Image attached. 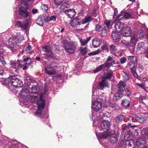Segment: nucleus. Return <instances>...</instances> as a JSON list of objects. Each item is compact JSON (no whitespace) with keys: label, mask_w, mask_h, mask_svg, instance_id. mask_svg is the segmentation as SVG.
I'll use <instances>...</instances> for the list:
<instances>
[{"label":"nucleus","mask_w":148,"mask_h":148,"mask_svg":"<svg viewBox=\"0 0 148 148\" xmlns=\"http://www.w3.org/2000/svg\"><path fill=\"white\" fill-rule=\"evenodd\" d=\"M16 25L23 29H26L27 27L28 23H27L18 21L16 22Z\"/></svg>","instance_id":"obj_26"},{"label":"nucleus","mask_w":148,"mask_h":148,"mask_svg":"<svg viewBox=\"0 0 148 148\" xmlns=\"http://www.w3.org/2000/svg\"><path fill=\"white\" fill-rule=\"evenodd\" d=\"M145 138L143 136L139 137L136 140V146L140 147L141 145H144L145 143Z\"/></svg>","instance_id":"obj_21"},{"label":"nucleus","mask_w":148,"mask_h":148,"mask_svg":"<svg viewBox=\"0 0 148 148\" xmlns=\"http://www.w3.org/2000/svg\"><path fill=\"white\" fill-rule=\"evenodd\" d=\"M63 47L65 49L66 52L69 53H74L76 50L77 46L76 42L69 43L66 40H64L63 41Z\"/></svg>","instance_id":"obj_6"},{"label":"nucleus","mask_w":148,"mask_h":148,"mask_svg":"<svg viewBox=\"0 0 148 148\" xmlns=\"http://www.w3.org/2000/svg\"><path fill=\"white\" fill-rule=\"evenodd\" d=\"M38 91V90L37 87L35 86H32L29 91L30 93L34 94H37L36 93Z\"/></svg>","instance_id":"obj_31"},{"label":"nucleus","mask_w":148,"mask_h":148,"mask_svg":"<svg viewBox=\"0 0 148 148\" xmlns=\"http://www.w3.org/2000/svg\"><path fill=\"white\" fill-rule=\"evenodd\" d=\"M135 62H130L129 64H128V66L129 67L131 68V66H132L131 67H133V68L135 67V66L134 64Z\"/></svg>","instance_id":"obj_48"},{"label":"nucleus","mask_w":148,"mask_h":148,"mask_svg":"<svg viewBox=\"0 0 148 148\" xmlns=\"http://www.w3.org/2000/svg\"><path fill=\"white\" fill-rule=\"evenodd\" d=\"M110 104L111 103L109 101H106L104 104V106L105 107H106L109 106H110Z\"/></svg>","instance_id":"obj_52"},{"label":"nucleus","mask_w":148,"mask_h":148,"mask_svg":"<svg viewBox=\"0 0 148 148\" xmlns=\"http://www.w3.org/2000/svg\"><path fill=\"white\" fill-rule=\"evenodd\" d=\"M68 6V4L66 2H64L63 3L62 5L60 6L61 9H64L65 8L67 7Z\"/></svg>","instance_id":"obj_47"},{"label":"nucleus","mask_w":148,"mask_h":148,"mask_svg":"<svg viewBox=\"0 0 148 148\" xmlns=\"http://www.w3.org/2000/svg\"><path fill=\"white\" fill-rule=\"evenodd\" d=\"M48 117H49V116H48V114L47 113L46 114H45V115H44V116H42V119H46V118L47 119V121H48V122L47 121L46 123L48 122V121L49 120V119H48Z\"/></svg>","instance_id":"obj_51"},{"label":"nucleus","mask_w":148,"mask_h":148,"mask_svg":"<svg viewBox=\"0 0 148 148\" xmlns=\"http://www.w3.org/2000/svg\"><path fill=\"white\" fill-rule=\"evenodd\" d=\"M92 20V17L89 16H87L82 20V23L83 24L86 23Z\"/></svg>","instance_id":"obj_33"},{"label":"nucleus","mask_w":148,"mask_h":148,"mask_svg":"<svg viewBox=\"0 0 148 148\" xmlns=\"http://www.w3.org/2000/svg\"><path fill=\"white\" fill-rule=\"evenodd\" d=\"M123 92L122 91L118 90L117 92L115 94L113 97V99L114 101H116L121 99L123 97Z\"/></svg>","instance_id":"obj_22"},{"label":"nucleus","mask_w":148,"mask_h":148,"mask_svg":"<svg viewBox=\"0 0 148 148\" xmlns=\"http://www.w3.org/2000/svg\"><path fill=\"white\" fill-rule=\"evenodd\" d=\"M125 117L124 116L122 115H119L115 118V120L116 122H122L124 121Z\"/></svg>","instance_id":"obj_32"},{"label":"nucleus","mask_w":148,"mask_h":148,"mask_svg":"<svg viewBox=\"0 0 148 148\" xmlns=\"http://www.w3.org/2000/svg\"><path fill=\"white\" fill-rule=\"evenodd\" d=\"M110 48L113 50H115L116 49V47L113 45H112L110 46Z\"/></svg>","instance_id":"obj_61"},{"label":"nucleus","mask_w":148,"mask_h":148,"mask_svg":"<svg viewBox=\"0 0 148 148\" xmlns=\"http://www.w3.org/2000/svg\"><path fill=\"white\" fill-rule=\"evenodd\" d=\"M119 33L115 31L112 32V37L114 42H118L119 41L121 38Z\"/></svg>","instance_id":"obj_17"},{"label":"nucleus","mask_w":148,"mask_h":148,"mask_svg":"<svg viewBox=\"0 0 148 148\" xmlns=\"http://www.w3.org/2000/svg\"><path fill=\"white\" fill-rule=\"evenodd\" d=\"M138 41L137 36L134 34L131 36L130 42L126 41L123 43L126 47H134Z\"/></svg>","instance_id":"obj_9"},{"label":"nucleus","mask_w":148,"mask_h":148,"mask_svg":"<svg viewBox=\"0 0 148 148\" xmlns=\"http://www.w3.org/2000/svg\"><path fill=\"white\" fill-rule=\"evenodd\" d=\"M38 12V10L36 9H33L32 10V12L33 14H36Z\"/></svg>","instance_id":"obj_62"},{"label":"nucleus","mask_w":148,"mask_h":148,"mask_svg":"<svg viewBox=\"0 0 148 148\" xmlns=\"http://www.w3.org/2000/svg\"><path fill=\"white\" fill-rule=\"evenodd\" d=\"M101 41L99 38H95L92 41V45L95 48L99 47L101 45Z\"/></svg>","instance_id":"obj_25"},{"label":"nucleus","mask_w":148,"mask_h":148,"mask_svg":"<svg viewBox=\"0 0 148 148\" xmlns=\"http://www.w3.org/2000/svg\"><path fill=\"white\" fill-rule=\"evenodd\" d=\"M69 24L73 28H76L77 26L80 25V20L79 19H73L71 20Z\"/></svg>","instance_id":"obj_18"},{"label":"nucleus","mask_w":148,"mask_h":148,"mask_svg":"<svg viewBox=\"0 0 148 148\" xmlns=\"http://www.w3.org/2000/svg\"><path fill=\"white\" fill-rule=\"evenodd\" d=\"M129 119H132V121L134 122L135 120H136L140 123H143L146 121V118L145 117L142 116L138 117L135 115H133L132 116H130L129 117Z\"/></svg>","instance_id":"obj_13"},{"label":"nucleus","mask_w":148,"mask_h":148,"mask_svg":"<svg viewBox=\"0 0 148 148\" xmlns=\"http://www.w3.org/2000/svg\"><path fill=\"white\" fill-rule=\"evenodd\" d=\"M8 148H20L17 145L12 144V145Z\"/></svg>","instance_id":"obj_55"},{"label":"nucleus","mask_w":148,"mask_h":148,"mask_svg":"<svg viewBox=\"0 0 148 148\" xmlns=\"http://www.w3.org/2000/svg\"><path fill=\"white\" fill-rule=\"evenodd\" d=\"M50 18V17H47L45 18V20L46 22H49L50 21V19H49Z\"/></svg>","instance_id":"obj_63"},{"label":"nucleus","mask_w":148,"mask_h":148,"mask_svg":"<svg viewBox=\"0 0 148 148\" xmlns=\"http://www.w3.org/2000/svg\"><path fill=\"white\" fill-rule=\"evenodd\" d=\"M118 139V137L115 134H113L110 136V142L112 143L117 142Z\"/></svg>","instance_id":"obj_29"},{"label":"nucleus","mask_w":148,"mask_h":148,"mask_svg":"<svg viewBox=\"0 0 148 148\" xmlns=\"http://www.w3.org/2000/svg\"><path fill=\"white\" fill-rule=\"evenodd\" d=\"M91 38L90 37L87 38L86 39H81L80 40V42L81 45L82 46H84L86 45L88 42L90 40Z\"/></svg>","instance_id":"obj_30"},{"label":"nucleus","mask_w":148,"mask_h":148,"mask_svg":"<svg viewBox=\"0 0 148 148\" xmlns=\"http://www.w3.org/2000/svg\"><path fill=\"white\" fill-rule=\"evenodd\" d=\"M131 28L129 27H124L122 29L121 33L122 36H130L131 33Z\"/></svg>","instance_id":"obj_12"},{"label":"nucleus","mask_w":148,"mask_h":148,"mask_svg":"<svg viewBox=\"0 0 148 148\" xmlns=\"http://www.w3.org/2000/svg\"><path fill=\"white\" fill-rule=\"evenodd\" d=\"M101 31L102 32L101 33V35L103 37L106 36L107 35L106 30L104 27L103 28V29Z\"/></svg>","instance_id":"obj_46"},{"label":"nucleus","mask_w":148,"mask_h":148,"mask_svg":"<svg viewBox=\"0 0 148 148\" xmlns=\"http://www.w3.org/2000/svg\"><path fill=\"white\" fill-rule=\"evenodd\" d=\"M95 114L92 112L91 115L90 116L91 121L94 120L93 125L96 126L95 133L97 138L106 139L110 136V133L108 131L111 125L110 122L108 121L103 120L101 115H97L96 119Z\"/></svg>","instance_id":"obj_1"},{"label":"nucleus","mask_w":148,"mask_h":148,"mask_svg":"<svg viewBox=\"0 0 148 148\" xmlns=\"http://www.w3.org/2000/svg\"><path fill=\"white\" fill-rule=\"evenodd\" d=\"M9 84L16 88L21 87L23 85L22 81L15 76L9 77L7 79Z\"/></svg>","instance_id":"obj_7"},{"label":"nucleus","mask_w":148,"mask_h":148,"mask_svg":"<svg viewBox=\"0 0 148 148\" xmlns=\"http://www.w3.org/2000/svg\"><path fill=\"white\" fill-rule=\"evenodd\" d=\"M128 59L130 62H135L136 60V57L134 56H128Z\"/></svg>","instance_id":"obj_40"},{"label":"nucleus","mask_w":148,"mask_h":148,"mask_svg":"<svg viewBox=\"0 0 148 148\" xmlns=\"http://www.w3.org/2000/svg\"><path fill=\"white\" fill-rule=\"evenodd\" d=\"M101 48L103 50H107L108 49V47L106 45L102 46L101 47Z\"/></svg>","instance_id":"obj_58"},{"label":"nucleus","mask_w":148,"mask_h":148,"mask_svg":"<svg viewBox=\"0 0 148 148\" xmlns=\"http://www.w3.org/2000/svg\"><path fill=\"white\" fill-rule=\"evenodd\" d=\"M29 93V90L25 88L21 90L20 93V95L21 98H25L26 99L28 98Z\"/></svg>","instance_id":"obj_23"},{"label":"nucleus","mask_w":148,"mask_h":148,"mask_svg":"<svg viewBox=\"0 0 148 148\" xmlns=\"http://www.w3.org/2000/svg\"><path fill=\"white\" fill-rule=\"evenodd\" d=\"M50 18L49 19H50V21H55L56 19V17L54 15H53L51 16V17H50Z\"/></svg>","instance_id":"obj_54"},{"label":"nucleus","mask_w":148,"mask_h":148,"mask_svg":"<svg viewBox=\"0 0 148 148\" xmlns=\"http://www.w3.org/2000/svg\"><path fill=\"white\" fill-rule=\"evenodd\" d=\"M96 29L97 31L100 32L103 29V27L100 25H97L96 26Z\"/></svg>","instance_id":"obj_45"},{"label":"nucleus","mask_w":148,"mask_h":148,"mask_svg":"<svg viewBox=\"0 0 148 148\" xmlns=\"http://www.w3.org/2000/svg\"><path fill=\"white\" fill-rule=\"evenodd\" d=\"M32 59L30 57H27L24 59L23 60H18L17 62L12 60L10 61V67L13 72H17L18 68H22L23 70H26L28 68L27 65L32 63Z\"/></svg>","instance_id":"obj_3"},{"label":"nucleus","mask_w":148,"mask_h":148,"mask_svg":"<svg viewBox=\"0 0 148 148\" xmlns=\"http://www.w3.org/2000/svg\"><path fill=\"white\" fill-rule=\"evenodd\" d=\"M117 106L116 104L115 103H114L113 104H112L110 105V107H111L114 109H117Z\"/></svg>","instance_id":"obj_50"},{"label":"nucleus","mask_w":148,"mask_h":148,"mask_svg":"<svg viewBox=\"0 0 148 148\" xmlns=\"http://www.w3.org/2000/svg\"><path fill=\"white\" fill-rule=\"evenodd\" d=\"M146 44L144 42H140L138 44L137 47V51H141L142 53H145L146 51L145 49Z\"/></svg>","instance_id":"obj_20"},{"label":"nucleus","mask_w":148,"mask_h":148,"mask_svg":"<svg viewBox=\"0 0 148 148\" xmlns=\"http://www.w3.org/2000/svg\"><path fill=\"white\" fill-rule=\"evenodd\" d=\"M113 77V73L112 71H108V72L106 75L102 77V79H110L112 78Z\"/></svg>","instance_id":"obj_28"},{"label":"nucleus","mask_w":148,"mask_h":148,"mask_svg":"<svg viewBox=\"0 0 148 148\" xmlns=\"http://www.w3.org/2000/svg\"><path fill=\"white\" fill-rule=\"evenodd\" d=\"M32 48L30 45H28L25 48V50L26 51H29V52L30 53H32L33 52V51L32 50Z\"/></svg>","instance_id":"obj_44"},{"label":"nucleus","mask_w":148,"mask_h":148,"mask_svg":"<svg viewBox=\"0 0 148 148\" xmlns=\"http://www.w3.org/2000/svg\"><path fill=\"white\" fill-rule=\"evenodd\" d=\"M126 86V84L123 81H120L119 83L118 84V86L119 88L118 90L120 91H122L123 92L124 90H125V87Z\"/></svg>","instance_id":"obj_27"},{"label":"nucleus","mask_w":148,"mask_h":148,"mask_svg":"<svg viewBox=\"0 0 148 148\" xmlns=\"http://www.w3.org/2000/svg\"><path fill=\"white\" fill-rule=\"evenodd\" d=\"M95 92L94 91V90H93L92 91V101L93 100L95 99L96 97V96L94 95Z\"/></svg>","instance_id":"obj_59"},{"label":"nucleus","mask_w":148,"mask_h":148,"mask_svg":"<svg viewBox=\"0 0 148 148\" xmlns=\"http://www.w3.org/2000/svg\"><path fill=\"white\" fill-rule=\"evenodd\" d=\"M100 52V50L98 49L96 50L95 51L91 52L88 53V55L90 56H91L94 55H95L98 54Z\"/></svg>","instance_id":"obj_42"},{"label":"nucleus","mask_w":148,"mask_h":148,"mask_svg":"<svg viewBox=\"0 0 148 148\" xmlns=\"http://www.w3.org/2000/svg\"><path fill=\"white\" fill-rule=\"evenodd\" d=\"M21 6H24V8H28L29 5L27 2L24 0H21Z\"/></svg>","instance_id":"obj_38"},{"label":"nucleus","mask_w":148,"mask_h":148,"mask_svg":"<svg viewBox=\"0 0 148 148\" xmlns=\"http://www.w3.org/2000/svg\"><path fill=\"white\" fill-rule=\"evenodd\" d=\"M134 68H133V67H131V68H130L131 71L132 72V73L135 72V70L134 69Z\"/></svg>","instance_id":"obj_64"},{"label":"nucleus","mask_w":148,"mask_h":148,"mask_svg":"<svg viewBox=\"0 0 148 148\" xmlns=\"http://www.w3.org/2000/svg\"><path fill=\"white\" fill-rule=\"evenodd\" d=\"M41 8L43 10L46 11L48 10V7L47 5L42 4L41 5Z\"/></svg>","instance_id":"obj_43"},{"label":"nucleus","mask_w":148,"mask_h":148,"mask_svg":"<svg viewBox=\"0 0 148 148\" xmlns=\"http://www.w3.org/2000/svg\"><path fill=\"white\" fill-rule=\"evenodd\" d=\"M118 63V62L115 60L113 57L109 56L105 63L99 66L96 69L93 71V72L95 73H97L100 71L103 68L105 69H108L113 64H117Z\"/></svg>","instance_id":"obj_4"},{"label":"nucleus","mask_w":148,"mask_h":148,"mask_svg":"<svg viewBox=\"0 0 148 148\" xmlns=\"http://www.w3.org/2000/svg\"><path fill=\"white\" fill-rule=\"evenodd\" d=\"M43 94L39 92L37 94L29 93L28 99L32 102H35L37 100V104L38 109L37 110L36 115L37 116L41 115L42 110L45 106V100L43 98Z\"/></svg>","instance_id":"obj_2"},{"label":"nucleus","mask_w":148,"mask_h":148,"mask_svg":"<svg viewBox=\"0 0 148 148\" xmlns=\"http://www.w3.org/2000/svg\"><path fill=\"white\" fill-rule=\"evenodd\" d=\"M121 20H118L117 19L113 22V23L114 24V27L117 32L120 33L123 28L124 27V24L122 22L119 21Z\"/></svg>","instance_id":"obj_11"},{"label":"nucleus","mask_w":148,"mask_h":148,"mask_svg":"<svg viewBox=\"0 0 148 148\" xmlns=\"http://www.w3.org/2000/svg\"><path fill=\"white\" fill-rule=\"evenodd\" d=\"M43 21L41 18H39L36 21V23L38 25L42 26L43 25Z\"/></svg>","instance_id":"obj_39"},{"label":"nucleus","mask_w":148,"mask_h":148,"mask_svg":"<svg viewBox=\"0 0 148 148\" xmlns=\"http://www.w3.org/2000/svg\"><path fill=\"white\" fill-rule=\"evenodd\" d=\"M24 39L23 36L20 33H18L16 36L10 38L9 39L8 43L10 47L16 50L18 45L17 44L21 42Z\"/></svg>","instance_id":"obj_5"},{"label":"nucleus","mask_w":148,"mask_h":148,"mask_svg":"<svg viewBox=\"0 0 148 148\" xmlns=\"http://www.w3.org/2000/svg\"><path fill=\"white\" fill-rule=\"evenodd\" d=\"M118 14L117 9L116 8H115L114 9V13L113 17L114 18V16L117 15Z\"/></svg>","instance_id":"obj_57"},{"label":"nucleus","mask_w":148,"mask_h":148,"mask_svg":"<svg viewBox=\"0 0 148 148\" xmlns=\"http://www.w3.org/2000/svg\"><path fill=\"white\" fill-rule=\"evenodd\" d=\"M125 95L127 96H130L131 94L130 91L127 89L125 90Z\"/></svg>","instance_id":"obj_53"},{"label":"nucleus","mask_w":148,"mask_h":148,"mask_svg":"<svg viewBox=\"0 0 148 148\" xmlns=\"http://www.w3.org/2000/svg\"><path fill=\"white\" fill-rule=\"evenodd\" d=\"M137 85L143 89H145V86L143 84H138Z\"/></svg>","instance_id":"obj_60"},{"label":"nucleus","mask_w":148,"mask_h":148,"mask_svg":"<svg viewBox=\"0 0 148 148\" xmlns=\"http://www.w3.org/2000/svg\"><path fill=\"white\" fill-rule=\"evenodd\" d=\"M28 8H24V6H21L19 8V14L20 16L24 18L29 17L31 16L30 13L27 10Z\"/></svg>","instance_id":"obj_10"},{"label":"nucleus","mask_w":148,"mask_h":148,"mask_svg":"<svg viewBox=\"0 0 148 148\" xmlns=\"http://www.w3.org/2000/svg\"><path fill=\"white\" fill-rule=\"evenodd\" d=\"M142 136H143V137H145L146 138L148 137V129L146 128L143 129L142 131Z\"/></svg>","instance_id":"obj_37"},{"label":"nucleus","mask_w":148,"mask_h":148,"mask_svg":"<svg viewBox=\"0 0 148 148\" xmlns=\"http://www.w3.org/2000/svg\"><path fill=\"white\" fill-rule=\"evenodd\" d=\"M121 104L123 106L125 107H128L130 106L129 101L126 99H124L122 100Z\"/></svg>","instance_id":"obj_35"},{"label":"nucleus","mask_w":148,"mask_h":148,"mask_svg":"<svg viewBox=\"0 0 148 148\" xmlns=\"http://www.w3.org/2000/svg\"><path fill=\"white\" fill-rule=\"evenodd\" d=\"M45 70L46 73L49 75H54L56 74V71L51 65L45 67Z\"/></svg>","instance_id":"obj_16"},{"label":"nucleus","mask_w":148,"mask_h":148,"mask_svg":"<svg viewBox=\"0 0 148 148\" xmlns=\"http://www.w3.org/2000/svg\"><path fill=\"white\" fill-rule=\"evenodd\" d=\"M126 61V59L125 57L121 58L120 59V62L121 64H123Z\"/></svg>","instance_id":"obj_49"},{"label":"nucleus","mask_w":148,"mask_h":148,"mask_svg":"<svg viewBox=\"0 0 148 148\" xmlns=\"http://www.w3.org/2000/svg\"><path fill=\"white\" fill-rule=\"evenodd\" d=\"M42 51L46 53L45 54L48 57H51L53 56V53L51 51V47L49 46H44L42 47Z\"/></svg>","instance_id":"obj_15"},{"label":"nucleus","mask_w":148,"mask_h":148,"mask_svg":"<svg viewBox=\"0 0 148 148\" xmlns=\"http://www.w3.org/2000/svg\"><path fill=\"white\" fill-rule=\"evenodd\" d=\"M104 23L107 26V27L108 28L110 24V21L107 20H106L104 21Z\"/></svg>","instance_id":"obj_56"},{"label":"nucleus","mask_w":148,"mask_h":148,"mask_svg":"<svg viewBox=\"0 0 148 148\" xmlns=\"http://www.w3.org/2000/svg\"><path fill=\"white\" fill-rule=\"evenodd\" d=\"M121 73L123 75V79L125 81H127L129 79L128 75L125 71H121Z\"/></svg>","instance_id":"obj_36"},{"label":"nucleus","mask_w":148,"mask_h":148,"mask_svg":"<svg viewBox=\"0 0 148 148\" xmlns=\"http://www.w3.org/2000/svg\"><path fill=\"white\" fill-rule=\"evenodd\" d=\"M92 108L93 110L98 112L101 109L102 103L101 99H97L92 102Z\"/></svg>","instance_id":"obj_8"},{"label":"nucleus","mask_w":148,"mask_h":148,"mask_svg":"<svg viewBox=\"0 0 148 148\" xmlns=\"http://www.w3.org/2000/svg\"><path fill=\"white\" fill-rule=\"evenodd\" d=\"M102 80L99 83L100 89L102 90L105 87H108L109 86L108 81L104 79H102Z\"/></svg>","instance_id":"obj_24"},{"label":"nucleus","mask_w":148,"mask_h":148,"mask_svg":"<svg viewBox=\"0 0 148 148\" xmlns=\"http://www.w3.org/2000/svg\"><path fill=\"white\" fill-rule=\"evenodd\" d=\"M63 2V1L62 0H54L53 1L54 3L57 5H60Z\"/></svg>","instance_id":"obj_41"},{"label":"nucleus","mask_w":148,"mask_h":148,"mask_svg":"<svg viewBox=\"0 0 148 148\" xmlns=\"http://www.w3.org/2000/svg\"><path fill=\"white\" fill-rule=\"evenodd\" d=\"M64 13L70 18H72L75 16L76 12L74 9H69L66 10Z\"/></svg>","instance_id":"obj_19"},{"label":"nucleus","mask_w":148,"mask_h":148,"mask_svg":"<svg viewBox=\"0 0 148 148\" xmlns=\"http://www.w3.org/2000/svg\"><path fill=\"white\" fill-rule=\"evenodd\" d=\"M79 50L82 54L85 55L88 52V49L87 47L86 46L84 47H80L79 49Z\"/></svg>","instance_id":"obj_34"},{"label":"nucleus","mask_w":148,"mask_h":148,"mask_svg":"<svg viewBox=\"0 0 148 148\" xmlns=\"http://www.w3.org/2000/svg\"><path fill=\"white\" fill-rule=\"evenodd\" d=\"M117 17L118 19L121 20L123 18L128 19L132 18V15L130 14L123 11L121 12V13L119 14Z\"/></svg>","instance_id":"obj_14"}]
</instances>
